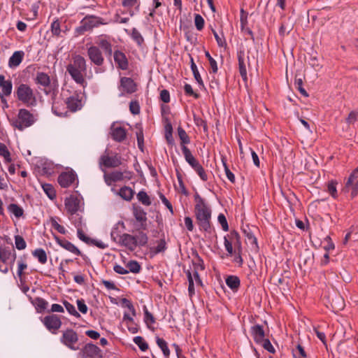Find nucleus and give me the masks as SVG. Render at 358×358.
<instances>
[{
	"label": "nucleus",
	"instance_id": "obj_50",
	"mask_svg": "<svg viewBox=\"0 0 358 358\" xmlns=\"http://www.w3.org/2000/svg\"><path fill=\"white\" fill-rule=\"evenodd\" d=\"M212 31H213V34L215 36V38L217 41L218 46L225 48L227 46V43H226V40H225L223 34H222L221 35H219L217 33V31L214 29H213Z\"/></svg>",
	"mask_w": 358,
	"mask_h": 358
},
{
	"label": "nucleus",
	"instance_id": "obj_32",
	"mask_svg": "<svg viewBox=\"0 0 358 358\" xmlns=\"http://www.w3.org/2000/svg\"><path fill=\"white\" fill-rule=\"evenodd\" d=\"M36 82L43 87H47L50 83V77L45 73H38L36 76Z\"/></svg>",
	"mask_w": 358,
	"mask_h": 358
},
{
	"label": "nucleus",
	"instance_id": "obj_60",
	"mask_svg": "<svg viewBox=\"0 0 358 358\" xmlns=\"http://www.w3.org/2000/svg\"><path fill=\"white\" fill-rule=\"evenodd\" d=\"M303 81L301 78H296L295 80V86L297 90L300 92V93L304 96H308V94L305 90V89L302 87Z\"/></svg>",
	"mask_w": 358,
	"mask_h": 358
},
{
	"label": "nucleus",
	"instance_id": "obj_22",
	"mask_svg": "<svg viewBox=\"0 0 358 358\" xmlns=\"http://www.w3.org/2000/svg\"><path fill=\"white\" fill-rule=\"evenodd\" d=\"M79 207V201L77 198L71 196L65 200V208L71 215L76 213Z\"/></svg>",
	"mask_w": 358,
	"mask_h": 358
},
{
	"label": "nucleus",
	"instance_id": "obj_21",
	"mask_svg": "<svg viewBox=\"0 0 358 358\" xmlns=\"http://www.w3.org/2000/svg\"><path fill=\"white\" fill-rule=\"evenodd\" d=\"M251 334L253 337L254 341L257 343H260L265 339V333L262 326L256 324L251 327Z\"/></svg>",
	"mask_w": 358,
	"mask_h": 358
},
{
	"label": "nucleus",
	"instance_id": "obj_48",
	"mask_svg": "<svg viewBox=\"0 0 358 358\" xmlns=\"http://www.w3.org/2000/svg\"><path fill=\"white\" fill-rule=\"evenodd\" d=\"M15 244L16 248L20 250H24L27 247V243L24 239L19 235L15 236Z\"/></svg>",
	"mask_w": 358,
	"mask_h": 358
},
{
	"label": "nucleus",
	"instance_id": "obj_25",
	"mask_svg": "<svg viewBox=\"0 0 358 358\" xmlns=\"http://www.w3.org/2000/svg\"><path fill=\"white\" fill-rule=\"evenodd\" d=\"M96 43L108 55H112V45L110 42L106 37H99Z\"/></svg>",
	"mask_w": 358,
	"mask_h": 358
},
{
	"label": "nucleus",
	"instance_id": "obj_15",
	"mask_svg": "<svg viewBox=\"0 0 358 358\" xmlns=\"http://www.w3.org/2000/svg\"><path fill=\"white\" fill-rule=\"evenodd\" d=\"M76 179V174L73 171L62 173L58 177V182L62 187H69Z\"/></svg>",
	"mask_w": 358,
	"mask_h": 358
},
{
	"label": "nucleus",
	"instance_id": "obj_52",
	"mask_svg": "<svg viewBox=\"0 0 358 358\" xmlns=\"http://www.w3.org/2000/svg\"><path fill=\"white\" fill-rule=\"evenodd\" d=\"M336 184L337 182L336 181L331 180L329 182L327 186L329 193L334 198H336L338 196Z\"/></svg>",
	"mask_w": 358,
	"mask_h": 358
},
{
	"label": "nucleus",
	"instance_id": "obj_59",
	"mask_svg": "<svg viewBox=\"0 0 358 358\" xmlns=\"http://www.w3.org/2000/svg\"><path fill=\"white\" fill-rule=\"evenodd\" d=\"M194 170L197 173V174L199 176L200 178L206 181L208 179L207 175L203 169V168L201 166V165L199 164L197 166H196Z\"/></svg>",
	"mask_w": 358,
	"mask_h": 358
},
{
	"label": "nucleus",
	"instance_id": "obj_17",
	"mask_svg": "<svg viewBox=\"0 0 358 358\" xmlns=\"http://www.w3.org/2000/svg\"><path fill=\"white\" fill-rule=\"evenodd\" d=\"M113 58L117 67L122 70H127L129 66L128 59L125 54L120 50H115Z\"/></svg>",
	"mask_w": 358,
	"mask_h": 358
},
{
	"label": "nucleus",
	"instance_id": "obj_56",
	"mask_svg": "<svg viewBox=\"0 0 358 358\" xmlns=\"http://www.w3.org/2000/svg\"><path fill=\"white\" fill-rule=\"evenodd\" d=\"M122 305L127 307L131 312L133 316H135L136 313V310L131 302L126 298H123L121 301Z\"/></svg>",
	"mask_w": 358,
	"mask_h": 358
},
{
	"label": "nucleus",
	"instance_id": "obj_3",
	"mask_svg": "<svg viewBox=\"0 0 358 358\" xmlns=\"http://www.w3.org/2000/svg\"><path fill=\"white\" fill-rule=\"evenodd\" d=\"M148 237L143 231H139L136 235L123 234L120 237L118 243L125 247L128 250L133 252L137 247L145 246L148 243Z\"/></svg>",
	"mask_w": 358,
	"mask_h": 358
},
{
	"label": "nucleus",
	"instance_id": "obj_38",
	"mask_svg": "<svg viewBox=\"0 0 358 358\" xmlns=\"http://www.w3.org/2000/svg\"><path fill=\"white\" fill-rule=\"evenodd\" d=\"M57 217H51L50 219V222L51 224V227L57 230L59 233L62 234H65L66 233V230L64 228V227L60 225L57 222Z\"/></svg>",
	"mask_w": 358,
	"mask_h": 358
},
{
	"label": "nucleus",
	"instance_id": "obj_5",
	"mask_svg": "<svg viewBox=\"0 0 358 358\" xmlns=\"http://www.w3.org/2000/svg\"><path fill=\"white\" fill-rule=\"evenodd\" d=\"M60 342L70 350L76 351L80 349L78 345V335L72 329H67L63 331Z\"/></svg>",
	"mask_w": 358,
	"mask_h": 358
},
{
	"label": "nucleus",
	"instance_id": "obj_64",
	"mask_svg": "<svg viewBox=\"0 0 358 358\" xmlns=\"http://www.w3.org/2000/svg\"><path fill=\"white\" fill-rule=\"evenodd\" d=\"M159 198L162 202L167 207L171 213L173 214V209L171 203L169 201V200L165 197V196L162 194H159Z\"/></svg>",
	"mask_w": 358,
	"mask_h": 358
},
{
	"label": "nucleus",
	"instance_id": "obj_49",
	"mask_svg": "<svg viewBox=\"0 0 358 358\" xmlns=\"http://www.w3.org/2000/svg\"><path fill=\"white\" fill-rule=\"evenodd\" d=\"M0 155L3 157L8 162L11 161L10 152L5 144L0 143Z\"/></svg>",
	"mask_w": 358,
	"mask_h": 358
},
{
	"label": "nucleus",
	"instance_id": "obj_57",
	"mask_svg": "<svg viewBox=\"0 0 358 358\" xmlns=\"http://www.w3.org/2000/svg\"><path fill=\"white\" fill-rule=\"evenodd\" d=\"M259 344H261L262 345V347L266 350L269 352L270 353L275 352V348L272 345L271 343L270 342V341L268 339H266V338L264 339L263 341H261V343Z\"/></svg>",
	"mask_w": 358,
	"mask_h": 358
},
{
	"label": "nucleus",
	"instance_id": "obj_34",
	"mask_svg": "<svg viewBox=\"0 0 358 358\" xmlns=\"http://www.w3.org/2000/svg\"><path fill=\"white\" fill-rule=\"evenodd\" d=\"M178 134L180 140L181 147L186 146L190 143V139L186 131L180 127L178 128Z\"/></svg>",
	"mask_w": 358,
	"mask_h": 358
},
{
	"label": "nucleus",
	"instance_id": "obj_7",
	"mask_svg": "<svg viewBox=\"0 0 358 358\" xmlns=\"http://www.w3.org/2000/svg\"><path fill=\"white\" fill-rule=\"evenodd\" d=\"M99 164L100 166L115 168L122 164V159L118 154L110 153V151L106 149L104 153L100 157Z\"/></svg>",
	"mask_w": 358,
	"mask_h": 358
},
{
	"label": "nucleus",
	"instance_id": "obj_18",
	"mask_svg": "<svg viewBox=\"0 0 358 358\" xmlns=\"http://www.w3.org/2000/svg\"><path fill=\"white\" fill-rule=\"evenodd\" d=\"M110 134L113 140L121 142L126 137V131L121 126L113 123L110 127Z\"/></svg>",
	"mask_w": 358,
	"mask_h": 358
},
{
	"label": "nucleus",
	"instance_id": "obj_44",
	"mask_svg": "<svg viewBox=\"0 0 358 358\" xmlns=\"http://www.w3.org/2000/svg\"><path fill=\"white\" fill-rule=\"evenodd\" d=\"M293 356L294 358H306L307 355L301 345H297L296 349L292 350Z\"/></svg>",
	"mask_w": 358,
	"mask_h": 358
},
{
	"label": "nucleus",
	"instance_id": "obj_51",
	"mask_svg": "<svg viewBox=\"0 0 358 358\" xmlns=\"http://www.w3.org/2000/svg\"><path fill=\"white\" fill-rule=\"evenodd\" d=\"M187 276L188 279L189 286H188V292L190 296L194 294V285L192 279V272L189 271H187Z\"/></svg>",
	"mask_w": 358,
	"mask_h": 358
},
{
	"label": "nucleus",
	"instance_id": "obj_1",
	"mask_svg": "<svg viewBox=\"0 0 358 358\" xmlns=\"http://www.w3.org/2000/svg\"><path fill=\"white\" fill-rule=\"evenodd\" d=\"M194 201L196 203L194 212L198 223L201 229L208 231L210 229L211 210L199 194L194 195Z\"/></svg>",
	"mask_w": 358,
	"mask_h": 358
},
{
	"label": "nucleus",
	"instance_id": "obj_61",
	"mask_svg": "<svg viewBox=\"0 0 358 358\" xmlns=\"http://www.w3.org/2000/svg\"><path fill=\"white\" fill-rule=\"evenodd\" d=\"M217 220L221 224L222 229L224 231H227L229 230V226L225 216L223 214H220L218 215Z\"/></svg>",
	"mask_w": 358,
	"mask_h": 358
},
{
	"label": "nucleus",
	"instance_id": "obj_40",
	"mask_svg": "<svg viewBox=\"0 0 358 358\" xmlns=\"http://www.w3.org/2000/svg\"><path fill=\"white\" fill-rule=\"evenodd\" d=\"M134 342L138 346L140 350L143 352L146 351L148 349V345L145 341L142 336H138L134 338Z\"/></svg>",
	"mask_w": 358,
	"mask_h": 358
},
{
	"label": "nucleus",
	"instance_id": "obj_46",
	"mask_svg": "<svg viewBox=\"0 0 358 358\" xmlns=\"http://www.w3.org/2000/svg\"><path fill=\"white\" fill-rule=\"evenodd\" d=\"M144 322L148 328H150V325L155 322L153 315L148 310L146 307H144Z\"/></svg>",
	"mask_w": 358,
	"mask_h": 358
},
{
	"label": "nucleus",
	"instance_id": "obj_45",
	"mask_svg": "<svg viewBox=\"0 0 358 358\" xmlns=\"http://www.w3.org/2000/svg\"><path fill=\"white\" fill-rule=\"evenodd\" d=\"M42 188L50 199H53L55 197V191L52 185L43 184Z\"/></svg>",
	"mask_w": 358,
	"mask_h": 358
},
{
	"label": "nucleus",
	"instance_id": "obj_28",
	"mask_svg": "<svg viewBox=\"0 0 358 358\" xmlns=\"http://www.w3.org/2000/svg\"><path fill=\"white\" fill-rule=\"evenodd\" d=\"M8 210L15 217H20L24 214V210L22 208L15 203H10L8 206Z\"/></svg>",
	"mask_w": 358,
	"mask_h": 358
},
{
	"label": "nucleus",
	"instance_id": "obj_31",
	"mask_svg": "<svg viewBox=\"0 0 358 358\" xmlns=\"http://www.w3.org/2000/svg\"><path fill=\"white\" fill-rule=\"evenodd\" d=\"M156 342L159 348L162 350L164 357L168 358L170 355V350L167 346V343L159 337L156 338Z\"/></svg>",
	"mask_w": 358,
	"mask_h": 358
},
{
	"label": "nucleus",
	"instance_id": "obj_24",
	"mask_svg": "<svg viewBox=\"0 0 358 358\" xmlns=\"http://www.w3.org/2000/svg\"><path fill=\"white\" fill-rule=\"evenodd\" d=\"M24 55V53L23 51H15L9 59V67L15 68L18 66L22 62Z\"/></svg>",
	"mask_w": 358,
	"mask_h": 358
},
{
	"label": "nucleus",
	"instance_id": "obj_54",
	"mask_svg": "<svg viewBox=\"0 0 358 358\" xmlns=\"http://www.w3.org/2000/svg\"><path fill=\"white\" fill-rule=\"evenodd\" d=\"M166 249V242L164 240L161 239L160 241H158L157 245L152 250H153V252L155 254H157V253H160V252L165 251Z\"/></svg>",
	"mask_w": 358,
	"mask_h": 358
},
{
	"label": "nucleus",
	"instance_id": "obj_36",
	"mask_svg": "<svg viewBox=\"0 0 358 358\" xmlns=\"http://www.w3.org/2000/svg\"><path fill=\"white\" fill-rule=\"evenodd\" d=\"M131 36L133 41H135L138 46H141L144 42L143 37L136 28L132 29Z\"/></svg>",
	"mask_w": 358,
	"mask_h": 358
},
{
	"label": "nucleus",
	"instance_id": "obj_58",
	"mask_svg": "<svg viewBox=\"0 0 358 358\" xmlns=\"http://www.w3.org/2000/svg\"><path fill=\"white\" fill-rule=\"evenodd\" d=\"M11 252L6 250V248H0V262L2 263H6V262L9 259Z\"/></svg>",
	"mask_w": 358,
	"mask_h": 358
},
{
	"label": "nucleus",
	"instance_id": "obj_20",
	"mask_svg": "<svg viewBox=\"0 0 358 358\" xmlns=\"http://www.w3.org/2000/svg\"><path fill=\"white\" fill-rule=\"evenodd\" d=\"M54 237H55L56 242L64 249L68 250L69 252H70L74 255H80V251L79 250V249L76 246H75L73 243H71V242H69L65 239H61L57 236H55Z\"/></svg>",
	"mask_w": 358,
	"mask_h": 358
},
{
	"label": "nucleus",
	"instance_id": "obj_33",
	"mask_svg": "<svg viewBox=\"0 0 358 358\" xmlns=\"http://www.w3.org/2000/svg\"><path fill=\"white\" fill-rule=\"evenodd\" d=\"M32 254L34 257H35L41 264H44L46 263L47 255L43 249H36L33 252Z\"/></svg>",
	"mask_w": 358,
	"mask_h": 358
},
{
	"label": "nucleus",
	"instance_id": "obj_39",
	"mask_svg": "<svg viewBox=\"0 0 358 358\" xmlns=\"http://www.w3.org/2000/svg\"><path fill=\"white\" fill-rule=\"evenodd\" d=\"M1 88V93L0 94V97H3V95L9 96L12 92L13 85L10 80L8 82L3 83L0 86Z\"/></svg>",
	"mask_w": 358,
	"mask_h": 358
},
{
	"label": "nucleus",
	"instance_id": "obj_55",
	"mask_svg": "<svg viewBox=\"0 0 358 358\" xmlns=\"http://www.w3.org/2000/svg\"><path fill=\"white\" fill-rule=\"evenodd\" d=\"M205 55L209 61L210 66L212 72L214 73H217L218 69H217V65L216 61L210 56V55L208 52H206Z\"/></svg>",
	"mask_w": 358,
	"mask_h": 358
},
{
	"label": "nucleus",
	"instance_id": "obj_37",
	"mask_svg": "<svg viewBox=\"0 0 358 358\" xmlns=\"http://www.w3.org/2000/svg\"><path fill=\"white\" fill-rule=\"evenodd\" d=\"M127 269L133 273H138L141 271V265L135 260L129 261L126 265Z\"/></svg>",
	"mask_w": 358,
	"mask_h": 358
},
{
	"label": "nucleus",
	"instance_id": "obj_6",
	"mask_svg": "<svg viewBox=\"0 0 358 358\" xmlns=\"http://www.w3.org/2000/svg\"><path fill=\"white\" fill-rule=\"evenodd\" d=\"M344 193H350L352 198L355 197L358 194V167H357L345 180V185L342 189Z\"/></svg>",
	"mask_w": 358,
	"mask_h": 358
},
{
	"label": "nucleus",
	"instance_id": "obj_4",
	"mask_svg": "<svg viewBox=\"0 0 358 358\" xmlns=\"http://www.w3.org/2000/svg\"><path fill=\"white\" fill-rule=\"evenodd\" d=\"M35 122L34 115L27 109H20L18 115L15 119L12 120V125L19 129L24 130L25 128L31 127Z\"/></svg>",
	"mask_w": 358,
	"mask_h": 358
},
{
	"label": "nucleus",
	"instance_id": "obj_43",
	"mask_svg": "<svg viewBox=\"0 0 358 358\" xmlns=\"http://www.w3.org/2000/svg\"><path fill=\"white\" fill-rule=\"evenodd\" d=\"M63 304H64L66 310L68 311V313L70 315H73V316H75L77 318L80 317V315L76 310L75 306L73 304L70 303L69 302H68L66 301H64L63 302Z\"/></svg>",
	"mask_w": 358,
	"mask_h": 358
},
{
	"label": "nucleus",
	"instance_id": "obj_41",
	"mask_svg": "<svg viewBox=\"0 0 358 358\" xmlns=\"http://www.w3.org/2000/svg\"><path fill=\"white\" fill-rule=\"evenodd\" d=\"M137 199L145 206H150L151 204V200L148 194L144 191H140L137 194Z\"/></svg>",
	"mask_w": 358,
	"mask_h": 358
},
{
	"label": "nucleus",
	"instance_id": "obj_16",
	"mask_svg": "<svg viewBox=\"0 0 358 358\" xmlns=\"http://www.w3.org/2000/svg\"><path fill=\"white\" fill-rule=\"evenodd\" d=\"M119 90L122 92L120 95L124 92L131 94L136 91V85L131 78L123 77L120 79Z\"/></svg>",
	"mask_w": 358,
	"mask_h": 358
},
{
	"label": "nucleus",
	"instance_id": "obj_27",
	"mask_svg": "<svg viewBox=\"0 0 358 358\" xmlns=\"http://www.w3.org/2000/svg\"><path fill=\"white\" fill-rule=\"evenodd\" d=\"M32 303L36 307V309L38 312H41L45 310L48 306V302L43 298L36 297L33 301Z\"/></svg>",
	"mask_w": 358,
	"mask_h": 358
},
{
	"label": "nucleus",
	"instance_id": "obj_10",
	"mask_svg": "<svg viewBox=\"0 0 358 358\" xmlns=\"http://www.w3.org/2000/svg\"><path fill=\"white\" fill-rule=\"evenodd\" d=\"M82 25L77 28V31L83 34L87 30L92 29L93 27L99 26L101 24V18L96 16H86L82 21Z\"/></svg>",
	"mask_w": 358,
	"mask_h": 358
},
{
	"label": "nucleus",
	"instance_id": "obj_63",
	"mask_svg": "<svg viewBox=\"0 0 358 358\" xmlns=\"http://www.w3.org/2000/svg\"><path fill=\"white\" fill-rule=\"evenodd\" d=\"M222 162H223V165H224V171H225L227 178L231 182H235V176H234V173L231 172V171L228 168L227 164L224 162L223 159H222Z\"/></svg>",
	"mask_w": 358,
	"mask_h": 358
},
{
	"label": "nucleus",
	"instance_id": "obj_12",
	"mask_svg": "<svg viewBox=\"0 0 358 358\" xmlns=\"http://www.w3.org/2000/svg\"><path fill=\"white\" fill-rule=\"evenodd\" d=\"M105 182L110 186L113 182L121 181L124 178L129 179L131 173L128 171L121 172L118 171H113L110 173H105L103 176Z\"/></svg>",
	"mask_w": 358,
	"mask_h": 358
},
{
	"label": "nucleus",
	"instance_id": "obj_30",
	"mask_svg": "<svg viewBox=\"0 0 358 358\" xmlns=\"http://www.w3.org/2000/svg\"><path fill=\"white\" fill-rule=\"evenodd\" d=\"M119 195L126 201H130L134 196V191L129 187H123L120 189Z\"/></svg>",
	"mask_w": 358,
	"mask_h": 358
},
{
	"label": "nucleus",
	"instance_id": "obj_26",
	"mask_svg": "<svg viewBox=\"0 0 358 358\" xmlns=\"http://www.w3.org/2000/svg\"><path fill=\"white\" fill-rule=\"evenodd\" d=\"M238 69H239L240 74H241L242 78L243 79V80L246 81L247 78H247V68H246V62H245L243 55H242L241 53L238 54Z\"/></svg>",
	"mask_w": 358,
	"mask_h": 358
},
{
	"label": "nucleus",
	"instance_id": "obj_53",
	"mask_svg": "<svg viewBox=\"0 0 358 358\" xmlns=\"http://www.w3.org/2000/svg\"><path fill=\"white\" fill-rule=\"evenodd\" d=\"M194 24H195L196 28L199 31H201V29H203V28L204 27V20L201 15H199V14L195 15Z\"/></svg>",
	"mask_w": 358,
	"mask_h": 358
},
{
	"label": "nucleus",
	"instance_id": "obj_19",
	"mask_svg": "<svg viewBox=\"0 0 358 358\" xmlns=\"http://www.w3.org/2000/svg\"><path fill=\"white\" fill-rule=\"evenodd\" d=\"M133 215L136 221L141 223V228L145 229L146 228L145 222L147 221L146 212L140 206H134Z\"/></svg>",
	"mask_w": 358,
	"mask_h": 358
},
{
	"label": "nucleus",
	"instance_id": "obj_42",
	"mask_svg": "<svg viewBox=\"0 0 358 358\" xmlns=\"http://www.w3.org/2000/svg\"><path fill=\"white\" fill-rule=\"evenodd\" d=\"M191 69L193 73L194 77L195 80L197 81V83L201 85H203V80L199 74L197 66L195 64V63L194 62L193 58H192V57H191Z\"/></svg>",
	"mask_w": 358,
	"mask_h": 358
},
{
	"label": "nucleus",
	"instance_id": "obj_2",
	"mask_svg": "<svg viewBox=\"0 0 358 358\" xmlns=\"http://www.w3.org/2000/svg\"><path fill=\"white\" fill-rule=\"evenodd\" d=\"M66 71L76 83L83 87L87 85V82L85 79V76L87 72V65L84 57L80 55L74 56L72 63L67 66Z\"/></svg>",
	"mask_w": 358,
	"mask_h": 358
},
{
	"label": "nucleus",
	"instance_id": "obj_47",
	"mask_svg": "<svg viewBox=\"0 0 358 358\" xmlns=\"http://www.w3.org/2000/svg\"><path fill=\"white\" fill-rule=\"evenodd\" d=\"M51 31L54 36H59L62 32L60 23L58 19L55 20L51 24Z\"/></svg>",
	"mask_w": 358,
	"mask_h": 358
},
{
	"label": "nucleus",
	"instance_id": "obj_8",
	"mask_svg": "<svg viewBox=\"0 0 358 358\" xmlns=\"http://www.w3.org/2000/svg\"><path fill=\"white\" fill-rule=\"evenodd\" d=\"M17 96L20 101L27 106H33L36 103L33 90L27 85L21 84L19 85L17 90Z\"/></svg>",
	"mask_w": 358,
	"mask_h": 358
},
{
	"label": "nucleus",
	"instance_id": "obj_11",
	"mask_svg": "<svg viewBox=\"0 0 358 358\" xmlns=\"http://www.w3.org/2000/svg\"><path fill=\"white\" fill-rule=\"evenodd\" d=\"M67 108L72 112H76L82 108L83 95L80 93L75 92L66 99Z\"/></svg>",
	"mask_w": 358,
	"mask_h": 358
},
{
	"label": "nucleus",
	"instance_id": "obj_23",
	"mask_svg": "<svg viewBox=\"0 0 358 358\" xmlns=\"http://www.w3.org/2000/svg\"><path fill=\"white\" fill-rule=\"evenodd\" d=\"M182 152L185 161L189 164V166H191L193 169L199 164V162L192 155L191 151L187 146H182Z\"/></svg>",
	"mask_w": 358,
	"mask_h": 358
},
{
	"label": "nucleus",
	"instance_id": "obj_29",
	"mask_svg": "<svg viewBox=\"0 0 358 358\" xmlns=\"http://www.w3.org/2000/svg\"><path fill=\"white\" fill-rule=\"evenodd\" d=\"M226 284L231 289L236 291L240 286V280L236 276L231 275L226 279Z\"/></svg>",
	"mask_w": 358,
	"mask_h": 358
},
{
	"label": "nucleus",
	"instance_id": "obj_9",
	"mask_svg": "<svg viewBox=\"0 0 358 358\" xmlns=\"http://www.w3.org/2000/svg\"><path fill=\"white\" fill-rule=\"evenodd\" d=\"M82 358H101V350L92 343L85 345L78 354Z\"/></svg>",
	"mask_w": 358,
	"mask_h": 358
},
{
	"label": "nucleus",
	"instance_id": "obj_35",
	"mask_svg": "<svg viewBox=\"0 0 358 358\" xmlns=\"http://www.w3.org/2000/svg\"><path fill=\"white\" fill-rule=\"evenodd\" d=\"M120 226L124 227L123 222H118L117 223L112 229L110 232V236L111 238L115 241L118 243V241H120V237H121V235L119 231V227Z\"/></svg>",
	"mask_w": 358,
	"mask_h": 358
},
{
	"label": "nucleus",
	"instance_id": "obj_14",
	"mask_svg": "<svg viewBox=\"0 0 358 358\" xmlns=\"http://www.w3.org/2000/svg\"><path fill=\"white\" fill-rule=\"evenodd\" d=\"M87 55L91 62L96 66H101L104 59L101 50L96 46H91L87 50Z\"/></svg>",
	"mask_w": 358,
	"mask_h": 358
},
{
	"label": "nucleus",
	"instance_id": "obj_62",
	"mask_svg": "<svg viewBox=\"0 0 358 358\" xmlns=\"http://www.w3.org/2000/svg\"><path fill=\"white\" fill-rule=\"evenodd\" d=\"M77 306L79 311L83 314H86L88 310V308L85 303L83 299H78L77 300Z\"/></svg>",
	"mask_w": 358,
	"mask_h": 358
},
{
	"label": "nucleus",
	"instance_id": "obj_13",
	"mask_svg": "<svg viewBox=\"0 0 358 358\" xmlns=\"http://www.w3.org/2000/svg\"><path fill=\"white\" fill-rule=\"evenodd\" d=\"M43 323L50 331L57 330L62 326V321L59 316L56 315L45 316L43 320Z\"/></svg>",
	"mask_w": 358,
	"mask_h": 358
}]
</instances>
